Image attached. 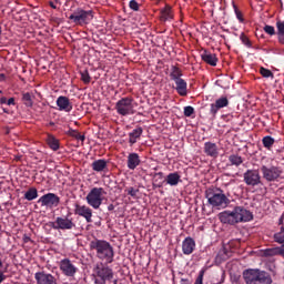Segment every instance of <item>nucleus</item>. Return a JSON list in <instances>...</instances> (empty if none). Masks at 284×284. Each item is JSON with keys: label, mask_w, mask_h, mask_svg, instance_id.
<instances>
[{"label": "nucleus", "mask_w": 284, "mask_h": 284, "mask_svg": "<svg viewBox=\"0 0 284 284\" xmlns=\"http://www.w3.org/2000/svg\"><path fill=\"white\" fill-rule=\"evenodd\" d=\"M93 172H108V161L100 159L92 162Z\"/></svg>", "instance_id": "23"}, {"label": "nucleus", "mask_w": 284, "mask_h": 284, "mask_svg": "<svg viewBox=\"0 0 284 284\" xmlns=\"http://www.w3.org/2000/svg\"><path fill=\"white\" fill-rule=\"evenodd\" d=\"M38 203H41L42 207H59L61 197L54 193H47L38 200Z\"/></svg>", "instance_id": "13"}, {"label": "nucleus", "mask_w": 284, "mask_h": 284, "mask_svg": "<svg viewBox=\"0 0 284 284\" xmlns=\"http://www.w3.org/2000/svg\"><path fill=\"white\" fill-rule=\"evenodd\" d=\"M0 267H3V262H1V260H0Z\"/></svg>", "instance_id": "58"}, {"label": "nucleus", "mask_w": 284, "mask_h": 284, "mask_svg": "<svg viewBox=\"0 0 284 284\" xmlns=\"http://www.w3.org/2000/svg\"><path fill=\"white\" fill-rule=\"evenodd\" d=\"M229 161L231 165H235L236 168H239V165H242L243 163V158L239 154H232L229 156Z\"/></svg>", "instance_id": "34"}, {"label": "nucleus", "mask_w": 284, "mask_h": 284, "mask_svg": "<svg viewBox=\"0 0 284 284\" xmlns=\"http://www.w3.org/2000/svg\"><path fill=\"white\" fill-rule=\"evenodd\" d=\"M260 74H262L264 79H274V73L270 69L263 67L260 68Z\"/></svg>", "instance_id": "37"}, {"label": "nucleus", "mask_w": 284, "mask_h": 284, "mask_svg": "<svg viewBox=\"0 0 284 284\" xmlns=\"http://www.w3.org/2000/svg\"><path fill=\"white\" fill-rule=\"evenodd\" d=\"M244 183L251 185L252 187H256V185H261L263 183L261 179V173L256 169H248L244 173Z\"/></svg>", "instance_id": "12"}, {"label": "nucleus", "mask_w": 284, "mask_h": 284, "mask_svg": "<svg viewBox=\"0 0 284 284\" xmlns=\"http://www.w3.org/2000/svg\"><path fill=\"white\" fill-rule=\"evenodd\" d=\"M233 8H234L236 19L240 21V23H245V18H243V12H241V10H239V7L236 6H233Z\"/></svg>", "instance_id": "41"}, {"label": "nucleus", "mask_w": 284, "mask_h": 284, "mask_svg": "<svg viewBox=\"0 0 284 284\" xmlns=\"http://www.w3.org/2000/svg\"><path fill=\"white\" fill-rule=\"evenodd\" d=\"M246 284H272V275L265 271L250 268L243 272Z\"/></svg>", "instance_id": "4"}, {"label": "nucleus", "mask_w": 284, "mask_h": 284, "mask_svg": "<svg viewBox=\"0 0 284 284\" xmlns=\"http://www.w3.org/2000/svg\"><path fill=\"white\" fill-rule=\"evenodd\" d=\"M205 276V268H202L200 272H199V275L197 277L195 278V282L194 284H203V278ZM181 284H190V281L189 280H185V278H182L181 280Z\"/></svg>", "instance_id": "32"}, {"label": "nucleus", "mask_w": 284, "mask_h": 284, "mask_svg": "<svg viewBox=\"0 0 284 284\" xmlns=\"http://www.w3.org/2000/svg\"><path fill=\"white\" fill-rule=\"evenodd\" d=\"M39 197V191H37L36 187H30L26 193H24V199L27 201H34V199Z\"/></svg>", "instance_id": "30"}, {"label": "nucleus", "mask_w": 284, "mask_h": 284, "mask_svg": "<svg viewBox=\"0 0 284 284\" xmlns=\"http://www.w3.org/2000/svg\"><path fill=\"white\" fill-rule=\"evenodd\" d=\"M278 234H284V226L280 227V232H277Z\"/></svg>", "instance_id": "56"}, {"label": "nucleus", "mask_w": 284, "mask_h": 284, "mask_svg": "<svg viewBox=\"0 0 284 284\" xmlns=\"http://www.w3.org/2000/svg\"><path fill=\"white\" fill-rule=\"evenodd\" d=\"M201 57H202V61H204V63H207L209 65L216 68V63H219V58H216V54L204 51L201 54Z\"/></svg>", "instance_id": "22"}, {"label": "nucleus", "mask_w": 284, "mask_h": 284, "mask_svg": "<svg viewBox=\"0 0 284 284\" xmlns=\"http://www.w3.org/2000/svg\"><path fill=\"white\" fill-rule=\"evenodd\" d=\"M195 248H196V242L194 241V239H192V237H186V239L182 242V252H183V254H185L186 256H190V254H192V252H194Z\"/></svg>", "instance_id": "19"}, {"label": "nucleus", "mask_w": 284, "mask_h": 284, "mask_svg": "<svg viewBox=\"0 0 284 284\" xmlns=\"http://www.w3.org/2000/svg\"><path fill=\"white\" fill-rule=\"evenodd\" d=\"M95 273L98 276V278H95L94 281L95 284L119 283V280L114 278V271L112 270V267L108 266V263L98 264L95 266Z\"/></svg>", "instance_id": "5"}, {"label": "nucleus", "mask_w": 284, "mask_h": 284, "mask_svg": "<svg viewBox=\"0 0 284 284\" xmlns=\"http://www.w3.org/2000/svg\"><path fill=\"white\" fill-rule=\"evenodd\" d=\"M7 105H17L14 98H10L9 100H7Z\"/></svg>", "instance_id": "48"}, {"label": "nucleus", "mask_w": 284, "mask_h": 284, "mask_svg": "<svg viewBox=\"0 0 284 284\" xmlns=\"http://www.w3.org/2000/svg\"><path fill=\"white\" fill-rule=\"evenodd\" d=\"M22 102L27 108H32L33 102H32V95L30 94V92L22 94Z\"/></svg>", "instance_id": "36"}, {"label": "nucleus", "mask_w": 284, "mask_h": 284, "mask_svg": "<svg viewBox=\"0 0 284 284\" xmlns=\"http://www.w3.org/2000/svg\"><path fill=\"white\" fill-rule=\"evenodd\" d=\"M278 225H283V215L278 220Z\"/></svg>", "instance_id": "57"}, {"label": "nucleus", "mask_w": 284, "mask_h": 284, "mask_svg": "<svg viewBox=\"0 0 284 284\" xmlns=\"http://www.w3.org/2000/svg\"><path fill=\"white\" fill-rule=\"evenodd\" d=\"M264 32H266V34H270L271 37H273V34H276V30L274 29L273 26L266 24L264 27Z\"/></svg>", "instance_id": "44"}, {"label": "nucleus", "mask_w": 284, "mask_h": 284, "mask_svg": "<svg viewBox=\"0 0 284 284\" xmlns=\"http://www.w3.org/2000/svg\"><path fill=\"white\" fill-rule=\"evenodd\" d=\"M141 165V156H139V153H129L126 158V168L129 170H135Z\"/></svg>", "instance_id": "20"}, {"label": "nucleus", "mask_w": 284, "mask_h": 284, "mask_svg": "<svg viewBox=\"0 0 284 284\" xmlns=\"http://www.w3.org/2000/svg\"><path fill=\"white\" fill-rule=\"evenodd\" d=\"M47 143L49 148L53 150V152H57V150H59L60 148L59 140L54 138V135H49L47 139Z\"/></svg>", "instance_id": "29"}, {"label": "nucleus", "mask_w": 284, "mask_h": 284, "mask_svg": "<svg viewBox=\"0 0 284 284\" xmlns=\"http://www.w3.org/2000/svg\"><path fill=\"white\" fill-rule=\"evenodd\" d=\"M230 105V100L226 97H221L215 101V103L211 104L210 114L213 119H216V114H219V110L223 108H227Z\"/></svg>", "instance_id": "14"}, {"label": "nucleus", "mask_w": 284, "mask_h": 284, "mask_svg": "<svg viewBox=\"0 0 284 284\" xmlns=\"http://www.w3.org/2000/svg\"><path fill=\"white\" fill-rule=\"evenodd\" d=\"M204 154H206V156H211V159H219V145L214 142H205Z\"/></svg>", "instance_id": "18"}, {"label": "nucleus", "mask_w": 284, "mask_h": 284, "mask_svg": "<svg viewBox=\"0 0 284 284\" xmlns=\"http://www.w3.org/2000/svg\"><path fill=\"white\" fill-rule=\"evenodd\" d=\"M70 21H73L75 26H88L92 19H94V16L92 14V11H85L81 8H78L73 13L69 16Z\"/></svg>", "instance_id": "8"}, {"label": "nucleus", "mask_w": 284, "mask_h": 284, "mask_svg": "<svg viewBox=\"0 0 284 284\" xmlns=\"http://www.w3.org/2000/svg\"><path fill=\"white\" fill-rule=\"evenodd\" d=\"M153 189L156 190L158 187H163V182H159L162 181L163 179V172H158V173H154L153 175Z\"/></svg>", "instance_id": "33"}, {"label": "nucleus", "mask_w": 284, "mask_h": 284, "mask_svg": "<svg viewBox=\"0 0 284 284\" xmlns=\"http://www.w3.org/2000/svg\"><path fill=\"white\" fill-rule=\"evenodd\" d=\"M49 6H50V8H52L53 10H57V7L54 6V2L50 1V2H49Z\"/></svg>", "instance_id": "54"}, {"label": "nucleus", "mask_w": 284, "mask_h": 284, "mask_svg": "<svg viewBox=\"0 0 284 284\" xmlns=\"http://www.w3.org/2000/svg\"><path fill=\"white\" fill-rule=\"evenodd\" d=\"M161 21H172L174 19V13H172V7L166 6L161 11Z\"/></svg>", "instance_id": "26"}, {"label": "nucleus", "mask_w": 284, "mask_h": 284, "mask_svg": "<svg viewBox=\"0 0 284 284\" xmlns=\"http://www.w3.org/2000/svg\"><path fill=\"white\" fill-rule=\"evenodd\" d=\"M143 134V128L138 126L135 128L132 132L129 133V143L130 145H134V143H136V141H139V139H141Z\"/></svg>", "instance_id": "25"}, {"label": "nucleus", "mask_w": 284, "mask_h": 284, "mask_svg": "<svg viewBox=\"0 0 284 284\" xmlns=\"http://www.w3.org/2000/svg\"><path fill=\"white\" fill-rule=\"evenodd\" d=\"M181 77H183V71L179 67L173 65L171 68V73H170L171 81H178L179 79H182Z\"/></svg>", "instance_id": "27"}, {"label": "nucleus", "mask_w": 284, "mask_h": 284, "mask_svg": "<svg viewBox=\"0 0 284 284\" xmlns=\"http://www.w3.org/2000/svg\"><path fill=\"white\" fill-rule=\"evenodd\" d=\"M219 219L221 223L236 225L239 223H250L254 220V215L243 206H235L233 211L221 212Z\"/></svg>", "instance_id": "1"}, {"label": "nucleus", "mask_w": 284, "mask_h": 284, "mask_svg": "<svg viewBox=\"0 0 284 284\" xmlns=\"http://www.w3.org/2000/svg\"><path fill=\"white\" fill-rule=\"evenodd\" d=\"M3 112H6V114H8V110L3 109Z\"/></svg>", "instance_id": "59"}, {"label": "nucleus", "mask_w": 284, "mask_h": 284, "mask_svg": "<svg viewBox=\"0 0 284 284\" xmlns=\"http://www.w3.org/2000/svg\"><path fill=\"white\" fill-rule=\"evenodd\" d=\"M125 192L126 194H129V196H132V199H136V194H139V189L130 186L125 190Z\"/></svg>", "instance_id": "43"}, {"label": "nucleus", "mask_w": 284, "mask_h": 284, "mask_svg": "<svg viewBox=\"0 0 284 284\" xmlns=\"http://www.w3.org/2000/svg\"><path fill=\"white\" fill-rule=\"evenodd\" d=\"M108 210H109V212L114 211V204H110V205L108 206Z\"/></svg>", "instance_id": "55"}, {"label": "nucleus", "mask_w": 284, "mask_h": 284, "mask_svg": "<svg viewBox=\"0 0 284 284\" xmlns=\"http://www.w3.org/2000/svg\"><path fill=\"white\" fill-rule=\"evenodd\" d=\"M0 104L8 105V98H6V97L0 98Z\"/></svg>", "instance_id": "47"}, {"label": "nucleus", "mask_w": 284, "mask_h": 284, "mask_svg": "<svg viewBox=\"0 0 284 284\" xmlns=\"http://www.w3.org/2000/svg\"><path fill=\"white\" fill-rule=\"evenodd\" d=\"M74 207L75 215L82 216V219H84L87 223H92V209H90V206L80 205L79 203H77Z\"/></svg>", "instance_id": "15"}, {"label": "nucleus", "mask_w": 284, "mask_h": 284, "mask_svg": "<svg viewBox=\"0 0 284 284\" xmlns=\"http://www.w3.org/2000/svg\"><path fill=\"white\" fill-rule=\"evenodd\" d=\"M81 81H83V83L88 84L90 83V81H92V78L90 77V72H88V70L81 72Z\"/></svg>", "instance_id": "42"}, {"label": "nucleus", "mask_w": 284, "mask_h": 284, "mask_svg": "<svg viewBox=\"0 0 284 284\" xmlns=\"http://www.w3.org/2000/svg\"><path fill=\"white\" fill-rule=\"evenodd\" d=\"M217 258H220L221 261H227L230 258V251H227L226 248H222L217 253Z\"/></svg>", "instance_id": "38"}, {"label": "nucleus", "mask_w": 284, "mask_h": 284, "mask_svg": "<svg viewBox=\"0 0 284 284\" xmlns=\"http://www.w3.org/2000/svg\"><path fill=\"white\" fill-rule=\"evenodd\" d=\"M57 105L60 112H72V102H70V98L65 95H60L57 99Z\"/></svg>", "instance_id": "17"}, {"label": "nucleus", "mask_w": 284, "mask_h": 284, "mask_svg": "<svg viewBox=\"0 0 284 284\" xmlns=\"http://www.w3.org/2000/svg\"><path fill=\"white\" fill-rule=\"evenodd\" d=\"M277 37H278L280 43H282V45H284V33H277Z\"/></svg>", "instance_id": "49"}, {"label": "nucleus", "mask_w": 284, "mask_h": 284, "mask_svg": "<svg viewBox=\"0 0 284 284\" xmlns=\"http://www.w3.org/2000/svg\"><path fill=\"white\" fill-rule=\"evenodd\" d=\"M274 143H276V140L271 135H266L262 139V144L266 150H272V148H274Z\"/></svg>", "instance_id": "31"}, {"label": "nucleus", "mask_w": 284, "mask_h": 284, "mask_svg": "<svg viewBox=\"0 0 284 284\" xmlns=\"http://www.w3.org/2000/svg\"><path fill=\"white\" fill-rule=\"evenodd\" d=\"M51 227L53 230H74L77 224L73 219H69L68 216H59L55 219V222L52 223Z\"/></svg>", "instance_id": "10"}, {"label": "nucleus", "mask_w": 284, "mask_h": 284, "mask_svg": "<svg viewBox=\"0 0 284 284\" xmlns=\"http://www.w3.org/2000/svg\"><path fill=\"white\" fill-rule=\"evenodd\" d=\"M3 81H6V74L0 73V83L3 82Z\"/></svg>", "instance_id": "53"}, {"label": "nucleus", "mask_w": 284, "mask_h": 284, "mask_svg": "<svg viewBox=\"0 0 284 284\" xmlns=\"http://www.w3.org/2000/svg\"><path fill=\"white\" fill-rule=\"evenodd\" d=\"M6 281V275L3 274V271H0V283H3Z\"/></svg>", "instance_id": "51"}, {"label": "nucleus", "mask_w": 284, "mask_h": 284, "mask_svg": "<svg viewBox=\"0 0 284 284\" xmlns=\"http://www.w3.org/2000/svg\"><path fill=\"white\" fill-rule=\"evenodd\" d=\"M3 91L0 90V94L2 93Z\"/></svg>", "instance_id": "60"}, {"label": "nucleus", "mask_w": 284, "mask_h": 284, "mask_svg": "<svg viewBox=\"0 0 284 284\" xmlns=\"http://www.w3.org/2000/svg\"><path fill=\"white\" fill-rule=\"evenodd\" d=\"M174 83L176 85L175 90L180 97H187V82L183 80V78H180L178 80H174Z\"/></svg>", "instance_id": "21"}, {"label": "nucleus", "mask_w": 284, "mask_h": 284, "mask_svg": "<svg viewBox=\"0 0 284 284\" xmlns=\"http://www.w3.org/2000/svg\"><path fill=\"white\" fill-rule=\"evenodd\" d=\"M264 256H281V246L266 248L263 251Z\"/></svg>", "instance_id": "35"}, {"label": "nucleus", "mask_w": 284, "mask_h": 284, "mask_svg": "<svg viewBox=\"0 0 284 284\" xmlns=\"http://www.w3.org/2000/svg\"><path fill=\"white\" fill-rule=\"evenodd\" d=\"M38 284H57V277L50 273L38 272L34 274Z\"/></svg>", "instance_id": "16"}, {"label": "nucleus", "mask_w": 284, "mask_h": 284, "mask_svg": "<svg viewBox=\"0 0 284 284\" xmlns=\"http://www.w3.org/2000/svg\"><path fill=\"white\" fill-rule=\"evenodd\" d=\"M204 196L211 205V207H215L216 210H225V207L230 206V197L225 195V192L221 187H209L205 190Z\"/></svg>", "instance_id": "3"}, {"label": "nucleus", "mask_w": 284, "mask_h": 284, "mask_svg": "<svg viewBox=\"0 0 284 284\" xmlns=\"http://www.w3.org/2000/svg\"><path fill=\"white\" fill-rule=\"evenodd\" d=\"M60 271L64 276L72 278L77 276L79 267H77V265H74V263L70 261V258H63L60 261Z\"/></svg>", "instance_id": "11"}, {"label": "nucleus", "mask_w": 284, "mask_h": 284, "mask_svg": "<svg viewBox=\"0 0 284 284\" xmlns=\"http://www.w3.org/2000/svg\"><path fill=\"white\" fill-rule=\"evenodd\" d=\"M274 243H278V245H284V234L283 233H275L273 235Z\"/></svg>", "instance_id": "40"}, {"label": "nucleus", "mask_w": 284, "mask_h": 284, "mask_svg": "<svg viewBox=\"0 0 284 284\" xmlns=\"http://www.w3.org/2000/svg\"><path fill=\"white\" fill-rule=\"evenodd\" d=\"M67 134L69 136H72V139H75L77 141H81V143H83L85 141V134H81L79 131H77L74 129H69L67 131Z\"/></svg>", "instance_id": "28"}, {"label": "nucleus", "mask_w": 284, "mask_h": 284, "mask_svg": "<svg viewBox=\"0 0 284 284\" xmlns=\"http://www.w3.org/2000/svg\"><path fill=\"white\" fill-rule=\"evenodd\" d=\"M194 114V106H185L184 108V116H192Z\"/></svg>", "instance_id": "46"}, {"label": "nucleus", "mask_w": 284, "mask_h": 284, "mask_svg": "<svg viewBox=\"0 0 284 284\" xmlns=\"http://www.w3.org/2000/svg\"><path fill=\"white\" fill-rule=\"evenodd\" d=\"M280 256H282V258H284V244L281 246Z\"/></svg>", "instance_id": "52"}, {"label": "nucleus", "mask_w": 284, "mask_h": 284, "mask_svg": "<svg viewBox=\"0 0 284 284\" xmlns=\"http://www.w3.org/2000/svg\"><path fill=\"white\" fill-rule=\"evenodd\" d=\"M240 40L242 41L243 45H245L246 48H252V41L245 33L243 32L241 33Z\"/></svg>", "instance_id": "39"}, {"label": "nucleus", "mask_w": 284, "mask_h": 284, "mask_svg": "<svg viewBox=\"0 0 284 284\" xmlns=\"http://www.w3.org/2000/svg\"><path fill=\"white\" fill-rule=\"evenodd\" d=\"M165 182L168 185H171V187H176V185L181 183V175L179 172L169 173L165 178Z\"/></svg>", "instance_id": "24"}, {"label": "nucleus", "mask_w": 284, "mask_h": 284, "mask_svg": "<svg viewBox=\"0 0 284 284\" xmlns=\"http://www.w3.org/2000/svg\"><path fill=\"white\" fill-rule=\"evenodd\" d=\"M134 99L126 97L120 99L115 103V110L120 114V116H130V114H134Z\"/></svg>", "instance_id": "9"}, {"label": "nucleus", "mask_w": 284, "mask_h": 284, "mask_svg": "<svg viewBox=\"0 0 284 284\" xmlns=\"http://www.w3.org/2000/svg\"><path fill=\"white\" fill-rule=\"evenodd\" d=\"M90 250L95 251V256L99 261H104L106 265L114 263V247L105 240H92L89 244Z\"/></svg>", "instance_id": "2"}, {"label": "nucleus", "mask_w": 284, "mask_h": 284, "mask_svg": "<svg viewBox=\"0 0 284 284\" xmlns=\"http://www.w3.org/2000/svg\"><path fill=\"white\" fill-rule=\"evenodd\" d=\"M260 172L267 183H276L283 179V168L272 164H262Z\"/></svg>", "instance_id": "6"}, {"label": "nucleus", "mask_w": 284, "mask_h": 284, "mask_svg": "<svg viewBox=\"0 0 284 284\" xmlns=\"http://www.w3.org/2000/svg\"><path fill=\"white\" fill-rule=\"evenodd\" d=\"M129 7L131 10H133L134 12H139V2H136V0H131L129 2Z\"/></svg>", "instance_id": "45"}, {"label": "nucleus", "mask_w": 284, "mask_h": 284, "mask_svg": "<svg viewBox=\"0 0 284 284\" xmlns=\"http://www.w3.org/2000/svg\"><path fill=\"white\" fill-rule=\"evenodd\" d=\"M22 240H23V243H30V241H32V239H30V236H28V234H24Z\"/></svg>", "instance_id": "50"}, {"label": "nucleus", "mask_w": 284, "mask_h": 284, "mask_svg": "<svg viewBox=\"0 0 284 284\" xmlns=\"http://www.w3.org/2000/svg\"><path fill=\"white\" fill-rule=\"evenodd\" d=\"M106 194L103 187H93L87 195V203L93 210H99L103 203V195Z\"/></svg>", "instance_id": "7"}]
</instances>
